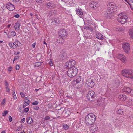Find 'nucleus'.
Instances as JSON below:
<instances>
[{"instance_id": "1", "label": "nucleus", "mask_w": 133, "mask_h": 133, "mask_svg": "<svg viewBox=\"0 0 133 133\" xmlns=\"http://www.w3.org/2000/svg\"><path fill=\"white\" fill-rule=\"evenodd\" d=\"M95 119V115L92 113H90L86 116L85 122L87 125H92Z\"/></svg>"}, {"instance_id": "2", "label": "nucleus", "mask_w": 133, "mask_h": 133, "mask_svg": "<svg viewBox=\"0 0 133 133\" xmlns=\"http://www.w3.org/2000/svg\"><path fill=\"white\" fill-rule=\"evenodd\" d=\"M121 73L122 76L128 78H133V72L130 69H125L122 71Z\"/></svg>"}, {"instance_id": "3", "label": "nucleus", "mask_w": 133, "mask_h": 133, "mask_svg": "<svg viewBox=\"0 0 133 133\" xmlns=\"http://www.w3.org/2000/svg\"><path fill=\"white\" fill-rule=\"evenodd\" d=\"M77 73V69L76 67H73L72 68L69 69L67 74L68 77L72 78L75 76Z\"/></svg>"}, {"instance_id": "4", "label": "nucleus", "mask_w": 133, "mask_h": 133, "mask_svg": "<svg viewBox=\"0 0 133 133\" xmlns=\"http://www.w3.org/2000/svg\"><path fill=\"white\" fill-rule=\"evenodd\" d=\"M127 16L122 13H120L118 16V20L122 24H124L127 22Z\"/></svg>"}, {"instance_id": "5", "label": "nucleus", "mask_w": 133, "mask_h": 133, "mask_svg": "<svg viewBox=\"0 0 133 133\" xmlns=\"http://www.w3.org/2000/svg\"><path fill=\"white\" fill-rule=\"evenodd\" d=\"M75 63L76 62L75 61L73 60H71L68 61L65 63L64 67L65 68H72L73 67H75L74 66Z\"/></svg>"}, {"instance_id": "6", "label": "nucleus", "mask_w": 133, "mask_h": 133, "mask_svg": "<svg viewBox=\"0 0 133 133\" xmlns=\"http://www.w3.org/2000/svg\"><path fill=\"white\" fill-rule=\"evenodd\" d=\"M94 92L92 91H90L87 95V99L90 101H94V99H95Z\"/></svg>"}, {"instance_id": "7", "label": "nucleus", "mask_w": 133, "mask_h": 133, "mask_svg": "<svg viewBox=\"0 0 133 133\" xmlns=\"http://www.w3.org/2000/svg\"><path fill=\"white\" fill-rule=\"evenodd\" d=\"M108 7L110 8L109 10L111 12H113L117 10V6L116 4L113 2H110L108 5Z\"/></svg>"}, {"instance_id": "8", "label": "nucleus", "mask_w": 133, "mask_h": 133, "mask_svg": "<svg viewBox=\"0 0 133 133\" xmlns=\"http://www.w3.org/2000/svg\"><path fill=\"white\" fill-rule=\"evenodd\" d=\"M86 85L87 88H92L95 85L94 81L93 79H88L86 82Z\"/></svg>"}, {"instance_id": "9", "label": "nucleus", "mask_w": 133, "mask_h": 133, "mask_svg": "<svg viewBox=\"0 0 133 133\" xmlns=\"http://www.w3.org/2000/svg\"><path fill=\"white\" fill-rule=\"evenodd\" d=\"M122 46L125 52L128 53L130 49L129 44L128 43H124L122 44Z\"/></svg>"}, {"instance_id": "10", "label": "nucleus", "mask_w": 133, "mask_h": 133, "mask_svg": "<svg viewBox=\"0 0 133 133\" xmlns=\"http://www.w3.org/2000/svg\"><path fill=\"white\" fill-rule=\"evenodd\" d=\"M129 96H127L124 94H121L118 96V99L121 101H124L128 98Z\"/></svg>"}, {"instance_id": "11", "label": "nucleus", "mask_w": 133, "mask_h": 133, "mask_svg": "<svg viewBox=\"0 0 133 133\" xmlns=\"http://www.w3.org/2000/svg\"><path fill=\"white\" fill-rule=\"evenodd\" d=\"M90 128V131L93 132H95L98 129V127L97 125L96 124H92Z\"/></svg>"}, {"instance_id": "12", "label": "nucleus", "mask_w": 133, "mask_h": 133, "mask_svg": "<svg viewBox=\"0 0 133 133\" xmlns=\"http://www.w3.org/2000/svg\"><path fill=\"white\" fill-rule=\"evenodd\" d=\"M98 3L96 1H92L89 4V5L91 7L93 8H94V9L95 8L97 7L98 6Z\"/></svg>"}, {"instance_id": "13", "label": "nucleus", "mask_w": 133, "mask_h": 133, "mask_svg": "<svg viewBox=\"0 0 133 133\" xmlns=\"http://www.w3.org/2000/svg\"><path fill=\"white\" fill-rule=\"evenodd\" d=\"M7 9L10 11H12L14 9V7L11 3H8L6 5Z\"/></svg>"}, {"instance_id": "14", "label": "nucleus", "mask_w": 133, "mask_h": 133, "mask_svg": "<svg viewBox=\"0 0 133 133\" xmlns=\"http://www.w3.org/2000/svg\"><path fill=\"white\" fill-rule=\"evenodd\" d=\"M117 58L120 59L122 62H124L126 60L125 57L124 55L121 54L118 55L117 56Z\"/></svg>"}, {"instance_id": "15", "label": "nucleus", "mask_w": 133, "mask_h": 133, "mask_svg": "<svg viewBox=\"0 0 133 133\" xmlns=\"http://www.w3.org/2000/svg\"><path fill=\"white\" fill-rule=\"evenodd\" d=\"M14 46H13V49L16 48L17 46H20L21 45V44L17 40H16L13 43Z\"/></svg>"}, {"instance_id": "16", "label": "nucleus", "mask_w": 133, "mask_h": 133, "mask_svg": "<svg viewBox=\"0 0 133 133\" xmlns=\"http://www.w3.org/2000/svg\"><path fill=\"white\" fill-rule=\"evenodd\" d=\"M66 32V31L64 29L61 30L59 32V36L62 37L63 36L64 37L66 36L68 34Z\"/></svg>"}, {"instance_id": "17", "label": "nucleus", "mask_w": 133, "mask_h": 133, "mask_svg": "<svg viewBox=\"0 0 133 133\" xmlns=\"http://www.w3.org/2000/svg\"><path fill=\"white\" fill-rule=\"evenodd\" d=\"M20 23L19 22H17L15 24L14 27L16 31L17 32L19 31L20 29Z\"/></svg>"}, {"instance_id": "18", "label": "nucleus", "mask_w": 133, "mask_h": 133, "mask_svg": "<svg viewBox=\"0 0 133 133\" xmlns=\"http://www.w3.org/2000/svg\"><path fill=\"white\" fill-rule=\"evenodd\" d=\"M123 90L124 92L129 93L131 92L132 89L129 87H125L123 88Z\"/></svg>"}, {"instance_id": "19", "label": "nucleus", "mask_w": 133, "mask_h": 133, "mask_svg": "<svg viewBox=\"0 0 133 133\" xmlns=\"http://www.w3.org/2000/svg\"><path fill=\"white\" fill-rule=\"evenodd\" d=\"M63 38H62L59 36L56 39V41L58 43H61L63 42Z\"/></svg>"}, {"instance_id": "20", "label": "nucleus", "mask_w": 133, "mask_h": 133, "mask_svg": "<svg viewBox=\"0 0 133 133\" xmlns=\"http://www.w3.org/2000/svg\"><path fill=\"white\" fill-rule=\"evenodd\" d=\"M96 37L101 40L103 39V36L101 33H98L96 34Z\"/></svg>"}, {"instance_id": "21", "label": "nucleus", "mask_w": 133, "mask_h": 133, "mask_svg": "<svg viewBox=\"0 0 133 133\" xmlns=\"http://www.w3.org/2000/svg\"><path fill=\"white\" fill-rule=\"evenodd\" d=\"M127 104L129 106L133 105V98H132L128 100Z\"/></svg>"}, {"instance_id": "22", "label": "nucleus", "mask_w": 133, "mask_h": 133, "mask_svg": "<svg viewBox=\"0 0 133 133\" xmlns=\"http://www.w3.org/2000/svg\"><path fill=\"white\" fill-rule=\"evenodd\" d=\"M55 12L56 11L55 10H52L51 11L48 12V16H51L54 15L55 14Z\"/></svg>"}, {"instance_id": "23", "label": "nucleus", "mask_w": 133, "mask_h": 133, "mask_svg": "<svg viewBox=\"0 0 133 133\" xmlns=\"http://www.w3.org/2000/svg\"><path fill=\"white\" fill-rule=\"evenodd\" d=\"M41 55L40 54H39L36 55V56H35L34 57L35 59H36L37 61L41 59Z\"/></svg>"}, {"instance_id": "24", "label": "nucleus", "mask_w": 133, "mask_h": 133, "mask_svg": "<svg viewBox=\"0 0 133 133\" xmlns=\"http://www.w3.org/2000/svg\"><path fill=\"white\" fill-rule=\"evenodd\" d=\"M129 33L131 36V38L133 39V29H130L129 31Z\"/></svg>"}, {"instance_id": "25", "label": "nucleus", "mask_w": 133, "mask_h": 133, "mask_svg": "<svg viewBox=\"0 0 133 133\" xmlns=\"http://www.w3.org/2000/svg\"><path fill=\"white\" fill-rule=\"evenodd\" d=\"M81 77H79V78H78L76 80V81H75V82H76V83H75V84H77L81 83L82 81H81Z\"/></svg>"}, {"instance_id": "26", "label": "nucleus", "mask_w": 133, "mask_h": 133, "mask_svg": "<svg viewBox=\"0 0 133 133\" xmlns=\"http://www.w3.org/2000/svg\"><path fill=\"white\" fill-rule=\"evenodd\" d=\"M81 10H82L81 9H77L76 10V13H77L78 14L80 15H82L83 13Z\"/></svg>"}, {"instance_id": "27", "label": "nucleus", "mask_w": 133, "mask_h": 133, "mask_svg": "<svg viewBox=\"0 0 133 133\" xmlns=\"http://www.w3.org/2000/svg\"><path fill=\"white\" fill-rule=\"evenodd\" d=\"M25 103H24L23 105V107H25V106L28 105L29 104V101L28 99H26V100H25Z\"/></svg>"}, {"instance_id": "28", "label": "nucleus", "mask_w": 133, "mask_h": 133, "mask_svg": "<svg viewBox=\"0 0 133 133\" xmlns=\"http://www.w3.org/2000/svg\"><path fill=\"white\" fill-rule=\"evenodd\" d=\"M118 114L122 115L123 114V111L122 109H118L117 112Z\"/></svg>"}, {"instance_id": "29", "label": "nucleus", "mask_w": 133, "mask_h": 133, "mask_svg": "<svg viewBox=\"0 0 133 133\" xmlns=\"http://www.w3.org/2000/svg\"><path fill=\"white\" fill-rule=\"evenodd\" d=\"M42 63V62H37L34 63V65L35 66L38 67L40 65H41Z\"/></svg>"}, {"instance_id": "30", "label": "nucleus", "mask_w": 133, "mask_h": 133, "mask_svg": "<svg viewBox=\"0 0 133 133\" xmlns=\"http://www.w3.org/2000/svg\"><path fill=\"white\" fill-rule=\"evenodd\" d=\"M47 7H48V8H53L54 5H53L51 3H48L47 4Z\"/></svg>"}, {"instance_id": "31", "label": "nucleus", "mask_w": 133, "mask_h": 133, "mask_svg": "<svg viewBox=\"0 0 133 133\" xmlns=\"http://www.w3.org/2000/svg\"><path fill=\"white\" fill-rule=\"evenodd\" d=\"M33 122L32 119L30 117H29L27 119V122L28 124H30Z\"/></svg>"}, {"instance_id": "32", "label": "nucleus", "mask_w": 133, "mask_h": 133, "mask_svg": "<svg viewBox=\"0 0 133 133\" xmlns=\"http://www.w3.org/2000/svg\"><path fill=\"white\" fill-rule=\"evenodd\" d=\"M111 12L110 11L109 12V13L106 12L105 14V16L106 17L108 18H111V14L110 13Z\"/></svg>"}, {"instance_id": "33", "label": "nucleus", "mask_w": 133, "mask_h": 133, "mask_svg": "<svg viewBox=\"0 0 133 133\" xmlns=\"http://www.w3.org/2000/svg\"><path fill=\"white\" fill-rule=\"evenodd\" d=\"M95 105H96L100 106L101 105V102H100L99 100H98L95 103Z\"/></svg>"}, {"instance_id": "34", "label": "nucleus", "mask_w": 133, "mask_h": 133, "mask_svg": "<svg viewBox=\"0 0 133 133\" xmlns=\"http://www.w3.org/2000/svg\"><path fill=\"white\" fill-rule=\"evenodd\" d=\"M52 22L54 23L57 24L59 22V21L58 19L55 18L52 20Z\"/></svg>"}, {"instance_id": "35", "label": "nucleus", "mask_w": 133, "mask_h": 133, "mask_svg": "<svg viewBox=\"0 0 133 133\" xmlns=\"http://www.w3.org/2000/svg\"><path fill=\"white\" fill-rule=\"evenodd\" d=\"M85 29H86L87 30H89L91 31H92L93 30V28L90 26L86 27V28H85Z\"/></svg>"}, {"instance_id": "36", "label": "nucleus", "mask_w": 133, "mask_h": 133, "mask_svg": "<svg viewBox=\"0 0 133 133\" xmlns=\"http://www.w3.org/2000/svg\"><path fill=\"white\" fill-rule=\"evenodd\" d=\"M23 127V125L22 124H21L17 128V129L16 130V131H18L21 130Z\"/></svg>"}, {"instance_id": "37", "label": "nucleus", "mask_w": 133, "mask_h": 133, "mask_svg": "<svg viewBox=\"0 0 133 133\" xmlns=\"http://www.w3.org/2000/svg\"><path fill=\"white\" fill-rule=\"evenodd\" d=\"M11 36L13 37L15 36L16 35V32L14 30H12V31H11Z\"/></svg>"}, {"instance_id": "38", "label": "nucleus", "mask_w": 133, "mask_h": 133, "mask_svg": "<svg viewBox=\"0 0 133 133\" xmlns=\"http://www.w3.org/2000/svg\"><path fill=\"white\" fill-rule=\"evenodd\" d=\"M115 83V87L116 88L118 87L119 85V82L117 80V82H116Z\"/></svg>"}, {"instance_id": "39", "label": "nucleus", "mask_w": 133, "mask_h": 133, "mask_svg": "<svg viewBox=\"0 0 133 133\" xmlns=\"http://www.w3.org/2000/svg\"><path fill=\"white\" fill-rule=\"evenodd\" d=\"M63 127L65 130H67L69 128V126L66 124H64L63 125Z\"/></svg>"}, {"instance_id": "40", "label": "nucleus", "mask_w": 133, "mask_h": 133, "mask_svg": "<svg viewBox=\"0 0 133 133\" xmlns=\"http://www.w3.org/2000/svg\"><path fill=\"white\" fill-rule=\"evenodd\" d=\"M12 69V67L11 66L9 67L8 68V71H9V73H10L11 70Z\"/></svg>"}, {"instance_id": "41", "label": "nucleus", "mask_w": 133, "mask_h": 133, "mask_svg": "<svg viewBox=\"0 0 133 133\" xmlns=\"http://www.w3.org/2000/svg\"><path fill=\"white\" fill-rule=\"evenodd\" d=\"M12 95L14 99H17V97L14 91H13V93L12 94Z\"/></svg>"}, {"instance_id": "42", "label": "nucleus", "mask_w": 133, "mask_h": 133, "mask_svg": "<svg viewBox=\"0 0 133 133\" xmlns=\"http://www.w3.org/2000/svg\"><path fill=\"white\" fill-rule=\"evenodd\" d=\"M29 110V108H25L24 110V111L25 113H27Z\"/></svg>"}, {"instance_id": "43", "label": "nucleus", "mask_w": 133, "mask_h": 133, "mask_svg": "<svg viewBox=\"0 0 133 133\" xmlns=\"http://www.w3.org/2000/svg\"><path fill=\"white\" fill-rule=\"evenodd\" d=\"M8 113V111H5L2 114V115H3L4 116H5Z\"/></svg>"}, {"instance_id": "44", "label": "nucleus", "mask_w": 133, "mask_h": 133, "mask_svg": "<svg viewBox=\"0 0 133 133\" xmlns=\"http://www.w3.org/2000/svg\"><path fill=\"white\" fill-rule=\"evenodd\" d=\"M116 31H123V30L122 28H117L116 29Z\"/></svg>"}, {"instance_id": "45", "label": "nucleus", "mask_w": 133, "mask_h": 133, "mask_svg": "<svg viewBox=\"0 0 133 133\" xmlns=\"http://www.w3.org/2000/svg\"><path fill=\"white\" fill-rule=\"evenodd\" d=\"M39 109V108L38 106L34 105V109L37 110Z\"/></svg>"}, {"instance_id": "46", "label": "nucleus", "mask_w": 133, "mask_h": 133, "mask_svg": "<svg viewBox=\"0 0 133 133\" xmlns=\"http://www.w3.org/2000/svg\"><path fill=\"white\" fill-rule=\"evenodd\" d=\"M9 45L10 47L13 48V46H14V45L13 43H10L9 44Z\"/></svg>"}, {"instance_id": "47", "label": "nucleus", "mask_w": 133, "mask_h": 133, "mask_svg": "<svg viewBox=\"0 0 133 133\" xmlns=\"http://www.w3.org/2000/svg\"><path fill=\"white\" fill-rule=\"evenodd\" d=\"M49 64L51 66L53 65V64L52 62V59H50V61L49 63Z\"/></svg>"}, {"instance_id": "48", "label": "nucleus", "mask_w": 133, "mask_h": 133, "mask_svg": "<svg viewBox=\"0 0 133 133\" xmlns=\"http://www.w3.org/2000/svg\"><path fill=\"white\" fill-rule=\"evenodd\" d=\"M5 99H4L2 101L1 103V104L2 105H3L5 102Z\"/></svg>"}, {"instance_id": "49", "label": "nucleus", "mask_w": 133, "mask_h": 133, "mask_svg": "<svg viewBox=\"0 0 133 133\" xmlns=\"http://www.w3.org/2000/svg\"><path fill=\"white\" fill-rule=\"evenodd\" d=\"M5 87H8L9 84L7 82V81H5Z\"/></svg>"}, {"instance_id": "50", "label": "nucleus", "mask_w": 133, "mask_h": 133, "mask_svg": "<svg viewBox=\"0 0 133 133\" xmlns=\"http://www.w3.org/2000/svg\"><path fill=\"white\" fill-rule=\"evenodd\" d=\"M5 88L6 89V92H9L10 91V88L8 87H5Z\"/></svg>"}, {"instance_id": "51", "label": "nucleus", "mask_w": 133, "mask_h": 133, "mask_svg": "<svg viewBox=\"0 0 133 133\" xmlns=\"http://www.w3.org/2000/svg\"><path fill=\"white\" fill-rule=\"evenodd\" d=\"M60 56H61V57H62V58H63L65 57L66 56L65 54L64 55V54H62L60 55Z\"/></svg>"}, {"instance_id": "52", "label": "nucleus", "mask_w": 133, "mask_h": 133, "mask_svg": "<svg viewBox=\"0 0 133 133\" xmlns=\"http://www.w3.org/2000/svg\"><path fill=\"white\" fill-rule=\"evenodd\" d=\"M19 58V57L18 56H15L14 58V62L17 60Z\"/></svg>"}, {"instance_id": "53", "label": "nucleus", "mask_w": 133, "mask_h": 133, "mask_svg": "<svg viewBox=\"0 0 133 133\" xmlns=\"http://www.w3.org/2000/svg\"><path fill=\"white\" fill-rule=\"evenodd\" d=\"M125 1H127L128 3V2L130 3H133V0H125Z\"/></svg>"}, {"instance_id": "54", "label": "nucleus", "mask_w": 133, "mask_h": 133, "mask_svg": "<svg viewBox=\"0 0 133 133\" xmlns=\"http://www.w3.org/2000/svg\"><path fill=\"white\" fill-rule=\"evenodd\" d=\"M8 118H9V121L10 122H11L12 121V118L11 117V116H9V117Z\"/></svg>"}, {"instance_id": "55", "label": "nucleus", "mask_w": 133, "mask_h": 133, "mask_svg": "<svg viewBox=\"0 0 133 133\" xmlns=\"http://www.w3.org/2000/svg\"><path fill=\"white\" fill-rule=\"evenodd\" d=\"M38 103V102L37 101H35L34 102V105H37Z\"/></svg>"}, {"instance_id": "56", "label": "nucleus", "mask_w": 133, "mask_h": 133, "mask_svg": "<svg viewBox=\"0 0 133 133\" xmlns=\"http://www.w3.org/2000/svg\"><path fill=\"white\" fill-rule=\"evenodd\" d=\"M19 16H20V15L19 14H17L15 15L14 16V17H15L16 18H18L19 17Z\"/></svg>"}, {"instance_id": "57", "label": "nucleus", "mask_w": 133, "mask_h": 133, "mask_svg": "<svg viewBox=\"0 0 133 133\" xmlns=\"http://www.w3.org/2000/svg\"><path fill=\"white\" fill-rule=\"evenodd\" d=\"M20 68V66L19 65H17L16 66V70H18Z\"/></svg>"}, {"instance_id": "58", "label": "nucleus", "mask_w": 133, "mask_h": 133, "mask_svg": "<svg viewBox=\"0 0 133 133\" xmlns=\"http://www.w3.org/2000/svg\"><path fill=\"white\" fill-rule=\"evenodd\" d=\"M124 85H127L129 86V85H130V83L129 82L125 83L124 84Z\"/></svg>"}, {"instance_id": "59", "label": "nucleus", "mask_w": 133, "mask_h": 133, "mask_svg": "<svg viewBox=\"0 0 133 133\" xmlns=\"http://www.w3.org/2000/svg\"><path fill=\"white\" fill-rule=\"evenodd\" d=\"M50 119V117L48 116H46L45 118V119L47 120Z\"/></svg>"}, {"instance_id": "60", "label": "nucleus", "mask_w": 133, "mask_h": 133, "mask_svg": "<svg viewBox=\"0 0 133 133\" xmlns=\"http://www.w3.org/2000/svg\"><path fill=\"white\" fill-rule=\"evenodd\" d=\"M20 94L21 95V96L22 97H24L25 96L24 94L22 92H21L20 93Z\"/></svg>"}, {"instance_id": "61", "label": "nucleus", "mask_w": 133, "mask_h": 133, "mask_svg": "<svg viewBox=\"0 0 133 133\" xmlns=\"http://www.w3.org/2000/svg\"><path fill=\"white\" fill-rule=\"evenodd\" d=\"M35 18H36L37 19H38V15H37V14H35Z\"/></svg>"}, {"instance_id": "62", "label": "nucleus", "mask_w": 133, "mask_h": 133, "mask_svg": "<svg viewBox=\"0 0 133 133\" xmlns=\"http://www.w3.org/2000/svg\"><path fill=\"white\" fill-rule=\"evenodd\" d=\"M25 118H23L21 120V122H22L24 123L25 122Z\"/></svg>"}, {"instance_id": "63", "label": "nucleus", "mask_w": 133, "mask_h": 133, "mask_svg": "<svg viewBox=\"0 0 133 133\" xmlns=\"http://www.w3.org/2000/svg\"><path fill=\"white\" fill-rule=\"evenodd\" d=\"M7 37L8 38H10V37H11V36H10V34H9L8 33L7 34Z\"/></svg>"}, {"instance_id": "64", "label": "nucleus", "mask_w": 133, "mask_h": 133, "mask_svg": "<svg viewBox=\"0 0 133 133\" xmlns=\"http://www.w3.org/2000/svg\"><path fill=\"white\" fill-rule=\"evenodd\" d=\"M1 133H6L5 131H3L1 132Z\"/></svg>"}]
</instances>
